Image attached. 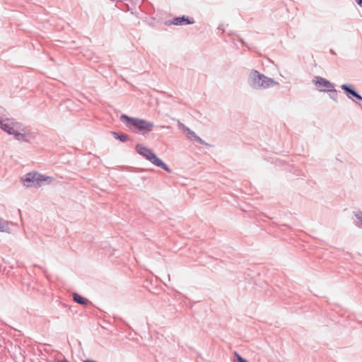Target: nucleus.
<instances>
[{
	"label": "nucleus",
	"mask_w": 362,
	"mask_h": 362,
	"mask_svg": "<svg viewBox=\"0 0 362 362\" xmlns=\"http://www.w3.org/2000/svg\"><path fill=\"white\" fill-rule=\"evenodd\" d=\"M193 21H190L188 18L183 17L175 18L173 21L174 25H182V24H191L193 23Z\"/></svg>",
	"instance_id": "0eeeda50"
},
{
	"label": "nucleus",
	"mask_w": 362,
	"mask_h": 362,
	"mask_svg": "<svg viewBox=\"0 0 362 362\" xmlns=\"http://www.w3.org/2000/svg\"><path fill=\"white\" fill-rule=\"evenodd\" d=\"M313 83L321 91H331L334 89V85L332 83L320 76L315 77Z\"/></svg>",
	"instance_id": "423d86ee"
},
{
	"label": "nucleus",
	"mask_w": 362,
	"mask_h": 362,
	"mask_svg": "<svg viewBox=\"0 0 362 362\" xmlns=\"http://www.w3.org/2000/svg\"><path fill=\"white\" fill-rule=\"evenodd\" d=\"M136 149L140 155L148 160L153 165L163 168L168 173L170 172L169 168L159 158H158L151 149L141 145H137Z\"/></svg>",
	"instance_id": "7ed1b4c3"
},
{
	"label": "nucleus",
	"mask_w": 362,
	"mask_h": 362,
	"mask_svg": "<svg viewBox=\"0 0 362 362\" xmlns=\"http://www.w3.org/2000/svg\"><path fill=\"white\" fill-rule=\"evenodd\" d=\"M118 138H119V139H120L121 141H126V140H127V135H126V134H123V135H122V136H118Z\"/></svg>",
	"instance_id": "ddd939ff"
},
{
	"label": "nucleus",
	"mask_w": 362,
	"mask_h": 362,
	"mask_svg": "<svg viewBox=\"0 0 362 362\" xmlns=\"http://www.w3.org/2000/svg\"><path fill=\"white\" fill-rule=\"evenodd\" d=\"M0 127L9 134L13 135L16 139L28 141L30 134L22 128V124L12 119H0Z\"/></svg>",
	"instance_id": "f257e3e1"
},
{
	"label": "nucleus",
	"mask_w": 362,
	"mask_h": 362,
	"mask_svg": "<svg viewBox=\"0 0 362 362\" xmlns=\"http://www.w3.org/2000/svg\"><path fill=\"white\" fill-rule=\"evenodd\" d=\"M356 216V218L361 221V224H362V212L358 213Z\"/></svg>",
	"instance_id": "4468645a"
},
{
	"label": "nucleus",
	"mask_w": 362,
	"mask_h": 362,
	"mask_svg": "<svg viewBox=\"0 0 362 362\" xmlns=\"http://www.w3.org/2000/svg\"><path fill=\"white\" fill-rule=\"evenodd\" d=\"M253 86L255 87L266 88L269 87L274 83V81L263 76L260 75L257 71L252 73Z\"/></svg>",
	"instance_id": "39448f33"
},
{
	"label": "nucleus",
	"mask_w": 362,
	"mask_h": 362,
	"mask_svg": "<svg viewBox=\"0 0 362 362\" xmlns=\"http://www.w3.org/2000/svg\"><path fill=\"white\" fill-rule=\"evenodd\" d=\"M357 4L362 7V0H356Z\"/></svg>",
	"instance_id": "2eb2a0df"
},
{
	"label": "nucleus",
	"mask_w": 362,
	"mask_h": 362,
	"mask_svg": "<svg viewBox=\"0 0 362 362\" xmlns=\"http://www.w3.org/2000/svg\"><path fill=\"white\" fill-rule=\"evenodd\" d=\"M85 362H96V361H93V360H87V361H86Z\"/></svg>",
	"instance_id": "dca6fc26"
},
{
	"label": "nucleus",
	"mask_w": 362,
	"mask_h": 362,
	"mask_svg": "<svg viewBox=\"0 0 362 362\" xmlns=\"http://www.w3.org/2000/svg\"><path fill=\"white\" fill-rule=\"evenodd\" d=\"M8 230L7 223L0 220V232H8Z\"/></svg>",
	"instance_id": "9d476101"
},
{
	"label": "nucleus",
	"mask_w": 362,
	"mask_h": 362,
	"mask_svg": "<svg viewBox=\"0 0 362 362\" xmlns=\"http://www.w3.org/2000/svg\"><path fill=\"white\" fill-rule=\"evenodd\" d=\"M341 88H342V89L345 90L346 92L351 93L353 96L362 100V97L361 95H359L358 94H357L354 90L349 88L346 85H342Z\"/></svg>",
	"instance_id": "1a4fd4ad"
},
{
	"label": "nucleus",
	"mask_w": 362,
	"mask_h": 362,
	"mask_svg": "<svg viewBox=\"0 0 362 362\" xmlns=\"http://www.w3.org/2000/svg\"><path fill=\"white\" fill-rule=\"evenodd\" d=\"M182 127H183V129H185L186 131H187V132H188L191 135H192L193 136H194L197 139L200 140V139H199L198 136H197L195 135L194 132H192L189 128L185 127H184L183 125H182Z\"/></svg>",
	"instance_id": "9b49d317"
},
{
	"label": "nucleus",
	"mask_w": 362,
	"mask_h": 362,
	"mask_svg": "<svg viewBox=\"0 0 362 362\" xmlns=\"http://www.w3.org/2000/svg\"><path fill=\"white\" fill-rule=\"evenodd\" d=\"M74 300L81 305H87L88 303V300L87 299L77 293L74 294Z\"/></svg>",
	"instance_id": "6e6552de"
},
{
	"label": "nucleus",
	"mask_w": 362,
	"mask_h": 362,
	"mask_svg": "<svg viewBox=\"0 0 362 362\" xmlns=\"http://www.w3.org/2000/svg\"><path fill=\"white\" fill-rule=\"evenodd\" d=\"M121 119L127 122V126L133 132H139L146 134L151 132L154 124L152 122L139 118L129 117L127 115H122Z\"/></svg>",
	"instance_id": "f03ea898"
},
{
	"label": "nucleus",
	"mask_w": 362,
	"mask_h": 362,
	"mask_svg": "<svg viewBox=\"0 0 362 362\" xmlns=\"http://www.w3.org/2000/svg\"><path fill=\"white\" fill-rule=\"evenodd\" d=\"M53 180L52 177L43 175L37 172L27 173L25 178L22 180L23 185L27 187L33 186L40 187L43 182H50Z\"/></svg>",
	"instance_id": "20e7f679"
},
{
	"label": "nucleus",
	"mask_w": 362,
	"mask_h": 362,
	"mask_svg": "<svg viewBox=\"0 0 362 362\" xmlns=\"http://www.w3.org/2000/svg\"><path fill=\"white\" fill-rule=\"evenodd\" d=\"M235 356L237 358V361L238 362H247L245 359H244L243 357H241L236 352L235 353Z\"/></svg>",
	"instance_id": "f8f14e48"
}]
</instances>
